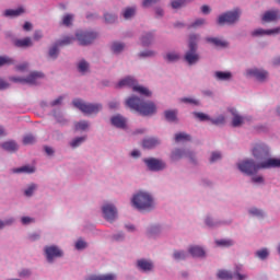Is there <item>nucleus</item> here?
I'll list each match as a JSON object with an SVG mask.
<instances>
[{
	"mask_svg": "<svg viewBox=\"0 0 280 280\" xmlns=\"http://www.w3.org/2000/svg\"><path fill=\"white\" fill-rule=\"evenodd\" d=\"M161 142L156 138H147L142 141V148L147 150H152V148H156Z\"/></svg>",
	"mask_w": 280,
	"mask_h": 280,
	"instance_id": "obj_22",
	"label": "nucleus"
},
{
	"mask_svg": "<svg viewBox=\"0 0 280 280\" xmlns=\"http://www.w3.org/2000/svg\"><path fill=\"white\" fill-rule=\"evenodd\" d=\"M280 19V11L279 10H270L265 12L262 15V21L265 23H272V21H279Z\"/></svg>",
	"mask_w": 280,
	"mask_h": 280,
	"instance_id": "obj_16",
	"label": "nucleus"
},
{
	"mask_svg": "<svg viewBox=\"0 0 280 280\" xmlns=\"http://www.w3.org/2000/svg\"><path fill=\"white\" fill-rule=\"evenodd\" d=\"M189 253L192 257H205V249L200 246H191Z\"/></svg>",
	"mask_w": 280,
	"mask_h": 280,
	"instance_id": "obj_27",
	"label": "nucleus"
},
{
	"mask_svg": "<svg viewBox=\"0 0 280 280\" xmlns=\"http://www.w3.org/2000/svg\"><path fill=\"white\" fill-rule=\"evenodd\" d=\"M270 36L272 34H280V27L271 28V30H264L258 28L252 33L253 36H264V35Z\"/></svg>",
	"mask_w": 280,
	"mask_h": 280,
	"instance_id": "obj_19",
	"label": "nucleus"
},
{
	"mask_svg": "<svg viewBox=\"0 0 280 280\" xmlns=\"http://www.w3.org/2000/svg\"><path fill=\"white\" fill-rule=\"evenodd\" d=\"M218 278L222 279V280H232L233 275H231V272H229L226 270H219Z\"/></svg>",
	"mask_w": 280,
	"mask_h": 280,
	"instance_id": "obj_36",
	"label": "nucleus"
},
{
	"mask_svg": "<svg viewBox=\"0 0 280 280\" xmlns=\"http://www.w3.org/2000/svg\"><path fill=\"white\" fill-rule=\"evenodd\" d=\"M73 37H65L61 40H58L50 49H49V57L50 58H58V47H65L67 45H71L73 43Z\"/></svg>",
	"mask_w": 280,
	"mask_h": 280,
	"instance_id": "obj_13",
	"label": "nucleus"
},
{
	"mask_svg": "<svg viewBox=\"0 0 280 280\" xmlns=\"http://www.w3.org/2000/svg\"><path fill=\"white\" fill-rule=\"evenodd\" d=\"M4 65H14V59L10 57H1L0 56V67H4Z\"/></svg>",
	"mask_w": 280,
	"mask_h": 280,
	"instance_id": "obj_42",
	"label": "nucleus"
},
{
	"mask_svg": "<svg viewBox=\"0 0 280 280\" xmlns=\"http://www.w3.org/2000/svg\"><path fill=\"white\" fill-rule=\"evenodd\" d=\"M8 86H10V84H8V82H5L4 80L0 79V91H3V89H8Z\"/></svg>",
	"mask_w": 280,
	"mask_h": 280,
	"instance_id": "obj_62",
	"label": "nucleus"
},
{
	"mask_svg": "<svg viewBox=\"0 0 280 280\" xmlns=\"http://www.w3.org/2000/svg\"><path fill=\"white\" fill-rule=\"evenodd\" d=\"M256 255L259 259H266V257H268V249L258 250Z\"/></svg>",
	"mask_w": 280,
	"mask_h": 280,
	"instance_id": "obj_53",
	"label": "nucleus"
},
{
	"mask_svg": "<svg viewBox=\"0 0 280 280\" xmlns=\"http://www.w3.org/2000/svg\"><path fill=\"white\" fill-rule=\"evenodd\" d=\"M14 45H15V47H20L22 49H27V47H32V45H34V43H32L31 37H25L22 39H15Z\"/></svg>",
	"mask_w": 280,
	"mask_h": 280,
	"instance_id": "obj_20",
	"label": "nucleus"
},
{
	"mask_svg": "<svg viewBox=\"0 0 280 280\" xmlns=\"http://www.w3.org/2000/svg\"><path fill=\"white\" fill-rule=\"evenodd\" d=\"M249 213H252V215H258V217H264V211L257 209V208H253L249 210Z\"/></svg>",
	"mask_w": 280,
	"mask_h": 280,
	"instance_id": "obj_55",
	"label": "nucleus"
},
{
	"mask_svg": "<svg viewBox=\"0 0 280 280\" xmlns=\"http://www.w3.org/2000/svg\"><path fill=\"white\" fill-rule=\"evenodd\" d=\"M207 42L212 43V45H215V47H226L229 45L226 42H223L218 37H208Z\"/></svg>",
	"mask_w": 280,
	"mask_h": 280,
	"instance_id": "obj_30",
	"label": "nucleus"
},
{
	"mask_svg": "<svg viewBox=\"0 0 280 280\" xmlns=\"http://www.w3.org/2000/svg\"><path fill=\"white\" fill-rule=\"evenodd\" d=\"M126 46L122 44V43H119V42H115L113 45H112V50L114 51V54H121V51H124V48Z\"/></svg>",
	"mask_w": 280,
	"mask_h": 280,
	"instance_id": "obj_35",
	"label": "nucleus"
},
{
	"mask_svg": "<svg viewBox=\"0 0 280 280\" xmlns=\"http://www.w3.org/2000/svg\"><path fill=\"white\" fill-rule=\"evenodd\" d=\"M179 59L180 55H178L177 52H168L165 56V60H167V62H176Z\"/></svg>",
	"mask_w": 280,
	"mask_h": 280,
	"instance_id": "obj_37",
	"label": "nucleus"
},
{
	"mask_svg": "<svg viewBox=\"0 0 280 280\" xmlns=\"http://www.w3.org/2000/svg\"><path fill=\"white\" fill-rule=\"evenodd\" d=\"M73 21V15L71 14H67L66 16H63L62 19V24L66 25L67 27H69V25H71V22Z\"/></svg>",
	"mask_w": 280,
	"mask_h": 280,
	"instance_id": "obj_47",
	"label": "nucleus"
},
{
	"mask_svg": "<svg viewBox=\"0 0 280 280\" xmlns=\"http://www.w3.org/2000/svg\"><path fill=\"white\" fill-rule=\"evenodd\" d=\"M154 55H155V52L152 51V50H147V51L140 52V56H141L142 58H150V57H152V56H154Z\"/></svg>",
	"mask_w": 280,
	"mask_h": 280,
	"instance_id": "obj_57",
	"label": "nucleus"
},
{
	"mask_svg": "<svg viewBox=\"0 0 280 280\" xmlns=\"http://www.w3.org/2000/svg\"><path fill=\"white\" fill-rule=\"evenodd\" d=\"M33 38H34V40H40V38H43V32L35 31Z\"/></svg>",
	"mask_w": 280,
	"mask_h": 280,
	"instance_id": "obj_61",
	"label": "nucleus"
},
{
	"mask_svg": "<svg viewBox=\"0 0 280 280\" xmlns=\"http://www.w3.org/2000/svg\"><path fill=\"white\" fill-rule=\"evenodd\" d=\"M136 12H137V9H135V8H127V9H125V11L122 13V16L126 20L132 19V16H135Z\"/></svg>",
	"mask_w": 280,
	"mask_h": 280,
	"instance_id": "obj_38",
	"label": "nucleus"
},
{
	"mask_svg": "<svg viewBox=\"0 0 280 280\" xmlns=\"http://www.w3.org/2000/svg\"><path fill=\"white\" fill-rule=\"evenodd\" d=\"M164 115H165V119L167 121H176L177 120L178 112L177 110H166L164 113Z\"/></svg>",
	"mask_w": 280,
	"mask_h": 280,
	"instance_id": "obj_33",
	"label": "nucleus"
},
{
	"mask_svg": "<svg viewBox=\"0 0 280 280\" xmlns=\"http://www.w3.org/2000/svg\"><path fill=\"white\" fill-rule=\"evenodd\" d=\"M143 163L151 172H161V170H165V162H163V160L145 158L143 159Z\"/></svg>",
	"mask_w": 280,
	"mask_h": 280,
	"instance_id": "obj_10",
	"label": "nucleus"
},
{
	"mask_svg": "<svg viewBox=\"0 0 280 280\" xmlns=\"http://www.w3.org/2000/svg\"><path fill=\"white\" fill-rule=\"evenodd\" d=\"M75 36L80 45H91V43L97 38V33L79 31Z\"/></svg>",
	"mask_w": 280,
	"mask_h": 280,
	"instance_id": "obj_11",
	"label": "nucleus"
},
{
	"mask_svg": "<svg viewBox=\"0 0 280 280\" xmlns=\"http://www.w3.org/2000/svg\"><path fill=\"white\" fill-rule=\"evenodd\" d=\"M25 13V9L23 8H18V9H8L4 11V16H10V18H14V16H21V14Z\"/></svg>",
	"mask_w": 280,
	"mask_h": 280,
	"instance_id": "obj_25",
	"label": "nucleus"
},
{
	"mask_svg": "<svg viewBox=\"0 0 280 280\" xmlns=\"http://www.w3.org/2000/svg\"><path fill=\"white\" fill-rule=\"evenodd\" d=\"M39 78H45L42 72H32L27 78L12 77L11 82H20L21 84H36Z\"/></svg>",
	"mask_w": 280,
	"mask_h": 280,
	"instance_id": "obj_9",
	"label": "nucleus"
},
{
	"mask_svg": "<svg viewBox=\"0 0 280 280\" xmlns=\"http://www.w3.org/2000/svg\"><path fill=\"white\" fill-rule=\"evenodd\" d=\"M211 122H212L214 126H222V124H224V116H219V117L215 118V119H211Z\"/></svg>",
	"mask_w": 280,
	"mask_h": 280,
	"instance_id": "obj_51",
	"label": "nucleus"
},
{
	"mask_svg": "<svg viewBox=\"0 0 280 280\" xmlns=\"http://www.w3.org/2000/svg\"><path fill=\"white\" fill-rule=\"evenodd\" d=\"M152 40H154V35H152V33H147L141 38L142 46L148 47V45H152Z\"/></svg>",
	"mask_w": 280,
	"mask_h": 280,
	"instance_id": "obj_31",
	"label": "nucleus"
},
{
	"mask_svg": "<svg viewBox=\"0 0 280 280\" xmlns=\"http://www.w3.org/2000/svg\"><path fill=\"white\" fill-rule=\"evenodd\" d=\"M34 143H36V137H34V135L28 133V135L24 136V138H23L24 145H32Z\"/></svg>",
	"mask_w": 280,
	"mask_h": 280,
	"instance_id": "obj_34",
	"label": "nucleus"
},
{
	"mask_svg": "<svg viewBox=\"0 0 280 280\" xmlns=\"http://www.w3.org/2000/svg\"><path fill=\"white\" fill-rule=\"evenodd\" d=\"M112 125L116 128H126V118L121 115H116L112 117Z\"/></svg>",
	"mask_w": 280,
	"mask_h": 280,
	"instance_id": "obj_23",
	"label": "nucleus"
},
{
	"mask_svg": "<svg viewBox=\"0 0 280 280\" xmlns=\"http://www.w3.org/2000/svg\"><path fill=\"white\" fill-rule=\"evenodd\" d=\"M84 141H86V137H79V138H75L74 140H72L70 145L72 148H78L80 144L84 143Z\"/></svg>",
	"mask_w": 280,
	"mask_h": 280,
	"instance_id": "obj_41",
	"label": "nucleus"
},
{
	"mask_svg": "<svg viewBox=\"0 0 280 280\" xmlns=\"http://www.w3.org/2000/svg\"><path fill=\"white\" fill-rule=\"evenodd\" d=\"M36 190V185L32 184L28 186V188L24 191L25 196L30 197L34 194Z\"/></svg>",
	"mask_w": 280,
	"mask_h": 280,
	"instance_id": "obj_50",
	"label": "nucleus"
},
{
	"mask_svg": "<svg viewBox=\"0 0 280 280\" xmlns=\"http://www.w3.org/2000/svg\"><path fill=\"white\" fill-rule=\"evenodd\" d=\"M189 159L192 163L196 161V155L191 151H185L182 149H175L172 154L171 159L172 161H180V159Z\"/></svg>",
	"mask_w": 280,
	"mask_h": 280,
	"instance_id": "obj_12",
	"label": "nucleus"
},
{
	"mask_svg": "<svg viewBox=\"0 0 280 280\" xmlns=\"http://www.w3.org/2000/svg\"><path fill=\"white\" fill-rule=\"evenodd\" d=\"M30 275H32V272H30L28 269H23V270L20 272V277H30Z\"/></svg>",
	"mask_w": 280,
	"mask_h": 280,
	"instance_id": "obj_64",
	"label": "nucleus"
},
{
	"mask_svg": "<svg viewBox=\"0 0 280 280\" xmlns=\"http://www.w3.org/2000/svg\"><path fill=\"white\" fill-rule=\"evenodd\" d=\"M195 117H197V119H199L200 121H209V115L205 114V113H195Z\"/></svg>",
	"mask_w": 280,
	"mask_h": 280,
	"instance_id": "obj_46",
	"label": "nucleus"
},
{
	"mask_svg": "<svg viewBox=\"0 0 280 280\" xmlns=\"http://www.w3.org/2000/svg\"><path fill=\"white\" fill-rule=\"evenodd\" d=\"M45 253H46L47 261H49V264H51L54 259H56V257H62V252L56 245L46 246Z\"/></svg>",
	"mask_w": 280,
	"mask_h": 280,
	"instance_id": "obj_14",
	"label": "nucleus"
},
{
	"mask_svg": "<svg viewBox=\"0 0 280 280\" xmlns=\"http://www.w3.org/2000/svg\"><path fill=\"white\" fill-rule=\"evenodd\" d=\"M171 5L174 10H178V8H183L185 5L184 0H172Z\"/></svg>",
	"mask_w": 280,
	"mask_h": 280,
	"instance_id": "obj_43",
	"label": "nucleus"
},
{
	"mask_svg": "<svg viewBox=\"0 0 280 280\" xmlns=\"http://www.w3.org/2000/svg\"><path fill=\"white\" fill-rule=\"evenodd\" d=\"M36 172V167L31 165H24L22 167L13 168V174H34Z\"/></svg>",
	"mask_w": 280,
	"mask_h": 280,
	"instance_id": "obj_21",
	"label": "nucleus"
},
{
	"mask_svg": "<svg viewBox=\"0 0 280 280\" xmlns=\"http://www.w3.org/2000/svg\"><path fill=\"white\" fill-rule=\"evenodd\" d=\"M78 69L80 73H86V71H89V62L81 60L78 65Z\"/></svg>",
	"mask_w": 280,
	"mask_h": 280,
	"instance_id": "obj_39",
	"label": "nucleus"
},
{
	"mask_svg": "<svg viewBox=\"0 0 280 280\" xmlns=\"http://www.w3.org/2000/svg\"><path fill=\"white\" fill-rule=\"evenodd\" d=\"M28 240H30L31 242H36L37 240H40V234H38V233H33V234H31V235L28 236Z\"/></svg>",
	"mask_w": 280,
	"mask_h": 280,
	"instance_id": "obj_60",
	"label": "nucleus"
},
{
	"mask_svg": "<svg viewBox=\"0 0 280 280\" xmlns=\"http://www.w3.org/2000/svg\"><path fill=\"white\" fill-rule=\"evenodd\" d=\"M217 246H233V241L231 240H221V241H217Z\"/></svg>",
	"mask_w": 280,
	"mask_h": 280,
	"instance_id": "obj_45",
	"label": "nucleus"
},
{
	"mask_svg": "<svg viewBox=\"0 0 280 280\" xmlns=\"http://www.w3.org/2000/svg\"><path fill=\"white\" fill-rule=\"evenodd\" d=\"M2 148L8 152H16V150H19V145L14 141H8L2 143Z\"/></svg>",
	"mask_w": 280,
	"mask_h": 280,
	"instance_id": "obj_29",
	"label": "nucleus"
},
{
	"mask_svg": "<svg viewBox=\"0 0 280 280\" xmlns=\"http://www.w3.org/2000/svg\"><path fill=\"white\" fill-rule=\"evenodd\" d=\"M86 280H117V276L113 273L102 276H90Z\"/></svg>",
	"mask_w": 280,
	"mask_h": 280,
	"instance_id": "obj_26",
	"label": "nucleus"
},
{
	"mask_svg": "<svg viewBox=\"0 0 280 280\" xmlns=\"http://www.w3.org/2000/svg\"><path fill=\"white\" fill-rule=\"evenodd\" d=\"M74 128L75 130H86V128H89V122L86 120H81L75 122Z\"/></svg>",
	"mask_w": 280,
	"mask_h": 280,
	"instance_id": "obj_40",
	"label": "nucleus"
},
{
	"mask_svg": "<svg viewBox=\"0 0 280 280\" xmlns=\"http://www.w3.org/2000/svg\"><path fill=\"white\" fill-rule=\"evenodd\" d=\"M222 159V153L220 152H212L210 158V163H215Z\"/></svg>",
	"mask_w": 280,
	"mask_h": 280,
	"instance_id": "obj_44",
	"label": "nucleus"
},
{
	"mask_svg": "<svg viewBox=\"0 0 280 280\" xmlns=\"http://www.w3.org/2000/svg\"><path fill=\"white\" fill-rule=\"evenodd\" d=\"M200 25H205V19H198V20H196V21L192 23L191 27H200Z\"/></svg>",
	"mask_w": 280,
	"mask_h": 280,
	"instance_id": "obj_58",
	"label": "nucleus"
},
{
	"mask_svg": "<svg viewBox=\"0 0 280 280\" xmlns=\"http://www.w3.org/2000/svg\"><path fill=\"white\" fill-rule=\"evenodd\" d=\"M131 205L138 211H151L154 209V199L150 194L140 191L132 197Z\"/></svg>",
	"mask_w": 280,
	"mask_h": 280,
	"instance_id": "obj_3",
	"label": "nucleus"
},
{
	"mask_svg": "<svg viewBox=\"0 0 280 280\" xmlns=\"http://www.w3.org/2000/svg\"><path fill=\"white\" fill-rule=\"evenodd\" d=\"M234 277H235V279H237V280H245V279H246V275H242V273H240L238 271H236V272L234 273Z\"/></svg>",
	"mask_w": 280,
	"mask_h": 280,
	"instance_id": "obj_63",
	"label": "nucleus"
},
{
	"mask_svg": "<svg viewBox=\"0 0 280 280\" xmlns=\"http://www.w3.org/2000/svg\"><path fill=\"white\" fill-rule=\"evenodd\" d=\"M122 86H132V91L139 93L140 95H145V97H150V95H152V92H150L148 88L137 85V80L131 77L120 80L116 85L117 89H122Z\"/></svg>",
	"mask_w": 280,
	"mask_h": 280,
	"instance_id": "obj_5",
	"label": "nucleus"
},
{
	"mask_svg": "<svg viewBox=\"0 0 280 280\" xmlns=\"http://www.w3.org/2000/svg\"><path fill=\"white\" fill-rule=\"evenodd\" d=\"M72 104L75 108H79L81 113H84V115H97V113L102 110V104L84 103L80 98L74 100Z\"/></svg>",
	"mask_w": 280,
	"mask_h": 280,
	"instance_id": "obj_6",
	"label": "nucleus"
},
{
	"mask_svg": "<svg viewBox=\"0 0 280 280\" xmlns=\"http://www.w3.org/2000/svg\"><path fill=\"white\" fill-rule=\"evenodd\" d=\"M240 10L229 11L221 14L218 19L219 25H233L236 21H240Z\"/></svg>",
	"mask_w": 280,
	"mask_h": 280,
	"instance_id": "obj_7",
	"label": "nucleus"
},
{
	"mask_svg": "<svg viewBox=\"0 0 280 280\" xmlns=\"http://www.w3.org/2000/svg\"><path fill=\"white\" fill-rule=\"evenodd\" d=\"M160 0H143L142 5L143 8H150V5H154L159 3Z\"/></svg>",
	"mask_w": 280,
	"mask_h": 280,
	"instance_id": "obj_54",
	"label": "nucleus"
},
{
	"mask_svg": "<svg viewBox=\"0 0 280 280\" xmlns=\"http://www.w3.org/2000/svg\"><path fill=\"white\" fill-rule=\"evenodd\" d=\"M103 215L107 222H113L117 218V208L110 203L103 206Z\"/></svg>",
	"mask_w": 280,
	"mask_h": 280,
	"instance_id": "obj_15",
	"label": "nucleus"
},
{
	"mask_svg": "<svg viewBox=\"0 0 280 280\" xmlns=\"http://www.w3.org/2000/svg\"><path fill=\"white\" fill-rule=\"evenodd\" d=\"M187 254L185 252H175L174 253V259L177 261H180L182 259H186Z\"/></svg>",
	"mask_w": 280,
	"mask_h": 280,
	"instance_id": "obj_48",
	"label": "nucleus"
},
{
	"mask_svg": "<svg viewBox=\"0 0 280 280\" xmlns=\"http://www.w3.org/2000/svg\"><path fill=\"white\" fill-rule=\"evenodd\" d=\"M126 106H128V108H130L131 110L140 113V115H143L144 117L154 115V113H156V105L154 103L143 102L137 96L128 97L126 100Z\"/></svg>",
	"mask_w": 280,
	"mask_h": 280,
	"instance_id": "obj_2",
	"label": "nucleus"
},
{
	"mask_svg": "<svg viewBox=\"0 0 280 280\" xmlns=\"http://www.w3.org/2000/svg\"><path fill=\"white\" fill-rule=\"evenodd\" d=\"M86 246V242L82 241V240H79L77 243H75V249L77 250H82V248H84Z\"/></svg>",
	"mask_w": 280,
	"mask_h": 280,
	"instance_id": "obj_56",
	"label": "nucleus"
},
{
	"mask_svg": "<svg viewBox=\"0 0 280 280\" xmlns=\"http://www.w3.org/2000/svg\"><path fill=\"white\" fill-rule=\"evenodd\" d=\"M217 80H221V81H226V80H231L232 74L231 72H222V71H217L214 73Z\"/></svg>",
	"mask_w": 280,
	"mask_h": 280,
	"instance_id": "obj_32",
	"label": "nucleus"
},
{
	"mask_svg": "<svg viewBox=\"0 0 280 280\" xmlns=\"http://www.w3.org/2000/svg\"><path fill=\"white\" fill-rule=\"evenodd\" d=\"M21 222H22V224H32V222H34V219L30 218V217H23L21 219Z\"/></svg>",
	"mask_w": 280,
	"mask_h": 280,
	"instance_id": "obj_59",
	"label": "nucleus"
},
{
	"mask_svg": "<svg viewBox=\"0 0 280 280\" xmlns=\"http://www.w3.org/2000/svg\"><path fill=\"white\" fill-rule=\"evenodd\" d=\"M104 19L107 23H115L117 21V16L108 13L104 15Z\"/></svg>",
	"mask_w": 280,
	"mask_h": 280,
	"instance_id": "obj_52",
	"label": "nucleus"
},
{
	"mask_svg": "<svg viewBox=\"0 0 280 280\" xmlns=\"http://www.w3.org/2000/svg\"><path fill=\"white\" fill-rule=\"evenodd\" d=\"M185 141H191V136L187 132H178L175 135V142L183 143Z\"/></svg>",
	"mask_w": 280,
	"mask_h": 280,
	"instance_id": "obj_28",
	"label": "nucleus"
},
{
	"mask_svg": "<svg viewBox=\"0 0 280 280\" xmlns=\"http://www.w3.org/2000/svg\"><path fill=\"white\" fill-rule=\"evenodd\" d=\"M138 268H140V270H143L144 272H150V270L154 268V265H152V262L149 260L140 259L138 260Z\"/></svg>",
	"mask_w": 280,
	"mask_h": 280,
	"instance_id": "obj_24",
	"label": "nucleus"
},
{
	"mask_svg": "<svg viewBox=\"0 0 280 280\" xmlns=\"http://www.w3.org/2000/svg\"><path fill=\"white\" fill-rule=\"evenodd\" d=\"M230 113L233 115L232 119V126L233 128H240L242 124H244V117H242L240 114H237V109L231 108Z\"/></svg>",
	"mask_w": 280,
	"mask_h": 280,
	"instance_id": "obj_18",
	"label": "nucleus"
},
{
	"mask_svg": "<svg viewBox=\"0 0 280 280\" xmlns=\"http://www.w3.org/2000/svg\"><path fill=\"white\" fill-rule=\"evenodd\" d=\"M254 159H257L258 161H265L270 156V149L264 143L255 144V147L252 150Z\"/></svg>",
	"mask_w": 280,
	"mask_h": 280,
	"instance_id": "obj_8",
	"label": "nucleus"
},
{
	"mask_svg": "<svg viewBox=\"0 0 280 280\" xmlns=\"http://www.w3.org/2000/svg\"><path fill=\"white\" fill-rule=\"evenodd\" d=\"M240 172L253 176L261 170H272L280 167V159L267 158L259 163H255L253 160H244L237 164Z\"/></svg>",
	"mask_w": 280,
	"mask_h": 280,
	"instance_id": "obj_1",
	"label": "nucleus"
},
{
	"mask_svg": "<svg viewBox=\"0 0 280 280\" xmlns=\"http://www.w3.org/2000/svg\"><path fill=\"white\" fill-rule=\"evenodd\" d=\"M180 102H183L184 104H194V106H198V101L194 98L184 97V98H180Z\"/></svg>",
	"mask_w": 280,
	"mask_h": 280,
	"instance_id": "obj_49",
	"label": "nucleus"
},
{
	"mask_svg": "<svg viewBox=\"0 0 280 280\" xmlns=\"http://www.w3.org/2000/svg\"><path fill=\"white\" fill-rule=\"evenodd\" d=\"M198 35H190L189 37V50L186 51L185 56H184V60H186V62H188V65H196V62H198V60H200V55H198Z\"/></svg>",
	"mask_w": 280,
	"mask_h": 280,
	"instance_id": "obj_4",
	"label": "nucleus"
},
{
	"mask_svg": "<svg viewBox=\"0 0 280 280\" xmlns=\"http://www.w3.org/2000/svg\"><path fill=\"white\" fill-rule=\"evenodd\" d=\"M247 75H252L253 78H256V80H259V82H264V80L268 78V72L266 70L250 69L247 70Z\"/></svg>",
	"mask_w": 280,
	"mask_h": 280,
	"instance_id": "obj_17",
	"label": "nucleus"
}]
</instances>
